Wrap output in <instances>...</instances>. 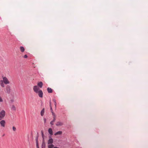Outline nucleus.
<instances>
[{"instance_id": "obj_10", "label": "nucleus", "mask_w": 148, "mask_h": 148, "mask_svg": "<svg viewBox=\"0 0 148 148\" xmlns=\"http://www.w3.org/2000/svg\"><path fill=\"white\" fill-rule=\"evenodd\" d=\"M7 92L9 93L10 92V88L9 86H7L6 88Z\"/></svg>"}, {"instance_id": "obj_7", "label": "nucleus", "mask_w": 148, "mask_h": 148, "mask_svg": "<svg viewBox=\"0 0 148 148\" xmlns=\"http://www.w3.org/2000/svg\"><path fill=\"white\" fill-rule=\"evenodd\" d=\"M48 132L51 135H52L53 134V131L51 128H49L48 130Z\"/></svg>"}, {"instance_id": "obj_24", "label": "nucleus", "mask_w": 148, "mask_h": 148, "mask_svg": "<svg viewBox=\"0 0 148 148\" xmlns=\"http://www.w3.org/2000/svg\"><path fill=\"white\" fill-rule=\"evenodd\" d=\"M23 57L24 58H27V55H25Z\"/></svg>"}, {"instance_id": "obj_26", "label": "nucleus", "mask_w": 148, "mask_h": 148, "mask_svg": "<svg viewBox=\"0 0 148 148\" xmlns=\"http://www.w3.org/2000/svg\"><path fill=\"white\" fill-rule=\"evenodd\" d=\"M56 120V118H55L53 117V119L52 121H53V122H54Z\"/></svg>"}, {"instance_id": "obj_25", "label": "nucleus", "mask_w": 148, "mask_h": 148, "mask_svg": "<svg viewBox=\"0 0 148 148\" xmlns=\"http://www.w3.org/2000/svg\"><path fill=\"white\" fill-rule=\"evenodd\" d=\"M43 120H44V123H46V119L45 118H44L43 119Z\"/></svg>"}, {"instance_id": "obj_21", "label": "nucleus", "mask_w": 148, "mask_h": 148, "mask_svg": "<svg viewBox=\"0 0 148 148\" xmlns=\"http://www.w3.org/2000/svg\"><path fill=\"white\" fill-rule=\"evenodd\" d=\"M12 129H13V130L14 131H15L16 130V127L14 126H13L12 127Z\"/></svg>"}, {"instance_id": "obj_31", "label": "nucleus", "mask_w": 148, "mask_h": 148, "mask_svg": "<svg viewBox=\"0 0 148 148\" xmlns=\"http://www.w3.org/2000/svg\"><path fill=\"white\" fill-rule=\"evenodd\" d=\"M12 102H13V100H11V101Z\"/></svg>"}, {"instance_id": "obj_4", "label": "nucleus", "mask_w": 148, "mask_h": 148, "mask_svg": "<svg viewBox=\"0 0 148 148\" xmlns=\"http://www.w3.org/2000/svg\"><path fill=\"white\" fill-rule=\"evenodd\" d=\"M49 140L48 141V144L49 145V144H52V143H53V139L51 138V136H49Z\"/></svg>"}, {"instance_id": "obj_13", "label": "nucleus", "mask_w": 148, "mask_h": 148, "mask_svg": "<svg viewBox=\"0 0 148 148\" xmlns=\"http://www.w3.org/2000/svg\"><path fill=\"white\" fill-rule=\"evenodd\" d=\"M11 109L12 110H14V111L16 110V108L15 107V106L14 105H12V106Z\"/></svg>"}, {"instance_id": "obj_28", "label": "nucleus", "mask_w": 148, "mask_h": 148, "mask_svg": "<svg viewBox=\"0 0 148 148\" xmlns=\"http://www.w3.org/2000/svg\"><path fill=\"white\" fill-rule=\"evenodd\" d=\"M36 146H37V148H39L38 147V144H37H37H36Z\"/></svg>"}, {"instance_id": "obj_19", "label": "nucleus", "mask_w": 148, "mask_h": 148, "mask_svg": "<svg viewBox=\"0 0 148 148\" xmlns=\"http://www.w3.org/2000/svg\"><path fill=\"white\" fill-rule=\"evenodd\" d=\"M52 114L53 116V118L54 117L55 118H56V116L55 114L53 112H52Z\"/></svg>"}, {"instance_id": "obj_12", "label": "nucleus", "mask_w": 148, "mask_h": 148, "mask_svg": "<svg viewBox=\"0 0 148 148\" xmlns=\"http://www.w3.org/2000/svg\"><path fill=\"white\" fill-rule=\"evenodd\" d=\"M20 49L21 52H24L25 51V49L24 47L22 46L20 47Z\"/></svg>"}, {"instance_id": "obj_23", "label": "nucleus", "mask_w": 148, "mask_h": 148, "mask_svg": "<svg viewBox=\"0 0 148 148\" xmlns=\"http://www.w3.org/2000/svg\"><path fill=\"white\" fill-rule=\"evenodd\" d=\"M3 101V100L1 97L0 96V102H2Z\"/></svg>"}, {"instance_id": "obj_15", "label": "nucleus", "mask_w": 148, "mask_h": 148, "mask_svg": "<svg viewBox=\"0 0 148 148\" xmlns=\"http://www.w3.org/2000/svg\"><path fill=\"white\" fill-rule=\"evenodd\" d=\"M48 148H53L54 145L53 144L48 145Z\"/></svg>"}, {"instance_id": "obj_20", "label": "nucleus", "mask_w": 148, "mask_h": 148, "mask_svg": "<svg viewBox=\"0 0 148 148\" xmlns=\"http://www.w3.org/2000/svg\"><path fill=\"white\" fill-rule=\"evenodd\" d=\"M53 101L54 102V103H55L54 104H55V108H56V104H57L56 103V100H55V99H53Z\"/></svg>"}, {"instance_id": "obj_18", "label": "nucleus", "mask_w": 148, "mask_h": 148, "mask_svg": "<svg viewBox=\"0 0 148 148\" xmlns=\"http://www.w3.org/2000/svg\"><path fill=\"white\" fill-rule=\"evenodd\" d=\"M1 82V83H0V85H1V86L3 87H4L5 86H4V83L2 82Z\"/></svg>"}, {"instance_id": "obj_11", "label": "nucleus", "mask_w": 148, "mask_h": 148, "mask_svg": "<svg viewBox=\"0 0 148 148\" xmlns=\"http://www.w3.org/2000/svg\"><path fill=\"white\" fill-rule=\"evenodd\" d=\"M47 90L49 93H52L53 92L52 89L50 88H48L47 89Z\"/></svg>"}, {"instance_id": "obj_9", "label": "nucleus", "mask_w": 148, "mask_h": 148, "mask_svg": "<svg viewBox=\"0 0 148 148\" xmlns=\"http://www.w3.org/2000/svg\"><path fill=\"white\" fill-rule=\"evenodd\" d=\"M62 131H59L54 134V135L55 136H56L57 135H60L62 134Z\"/></svg>"}, {"instance_id": "obj_27", "label": "nucleus", "mask_w": 148, "mask_h": 148, "mask_svg": "<svg viewBox=\"0 0 148 148\" xmlns=\"http://www.w3.org/2000/svg\"><path fill=\"white\" fill-rule=\"evenodd\" d=\"M50 124L51 125H53V122L52 121L50 122Z\"/></svg>"}, {"instance_id": "obj_6", "label": "nucleus", "mask_w": 148, "mask_h": 148, "mask_svg": "<svg viewBox=\"0 0 148 148\" xmlns=\"http://www.w3.org/2000/svg\"><path fill=\"white\" fill-rule=\"evenodd\" d=\"M63 123L60 121L57 122L56 123V125L57 126H62L63 125Z\"/></svg>"}, {"instance_id": "obj_14", "label": "nucleus", "mask_w": 148, "mask_h": 148, "mask_svg": "<svg viewBox=\"0 0 148 148\" xmlns=\"http://www.w3.org/2000/svg\"><path fill=\"white\" fill-rule=\"evenodd\" d=\"M44 113V109L43 108L41 111L40 114L41 116H42Z\"/></svg>"}, {"instance_id": "obj_1", "label": "nucleus", "mask_w": 148, "mask_h": 148, "mask_svg": "<svg viewBox=\"0 0 148 148\" xmlns=\"http://www.w3.org/2000/svg\"><path fill=\"white\" fill-rule=\"evenodd\" d=\"M34 91L36 93L38 94L39 96L41 98L43 97V93L42 90L40 89L39 87L37 85L33 86Z\"/></svg>"}, {"instance_id": "obj_3", "label": "nucleus", "mask_w": 148, "mask_h": 148, "mask_svg": "<svg viewBox=\"0 0 148 148\" xmlns=\"http://www.w3.org/2000/svg\"><path fill=\"white\" fill-rule=\"evenodd\" d=\"M5 115V112L4 110H2L0 112V120L3 119Z\"/></svg>"}, {"instance_id": "obj_29", "label": "nucleus", "mask_w": 148, "mask_h": 148, "mask_svg": "<svg viewBox=\"0 0 148 148\" xmlns=\"http://www.w3.org/2000/svg\"><path fill=\"white\" fill-rule=\"evenodd\" d=\"M42 132V136H44V134H43Z\"/></svg>"}, {"instance_id": "obj_2", "label": "nucleus", "mask_w": 148, "mask_h": 148, "mask_svg": "<svg viewBox=\"0 0 148 148\" xmlns=\"http://www.w3.org/2000/svg\"><path fill=\"white\" fill-rule=\"evenodd\" d=\"M3 80H1L0 82H3L4 84H9L10 83L8 79L5 76H2Z\"/></svg>"}, {"instance_id": "obj_17", "label": "nucleus", "mask_w": 148, "mask_h": 148, "mask_svg": "<svg viewBox=\"0 0 148 148\" xmlns=\"http://www.w3.org/2000/svg\"><path fill=\"white\" fill-rule=\"evenodd\" d=\"M45 144L44 142H43L42 144V148H45Z\"/></svg>"}, {"instance_id": "obj_5", "label": "nucleus", "mask_w": 148, "mask_h": 148, "mask_svg": "<svg viewBox=\"0 0 148 148\" xmlns=\"http://www.w3.org/2000/svg\"><path fill=\"white\" fill-rule=\"evenodd\" d=\"M0 124L1 126L3 127H4L5 126V120H2L0 121Z\"/></svg>"}, {"instance_id": "obj_16", "label": "nucleus", "mask_w": 148, "mask_h": 148, "mask_svg": "<svg viewBox=\"0 0 148 148\" xmlns=\"http://www.w3.org/2000/svg\"><path fill=\"white\" fill-rule=\"evenodd\" d=\"M51 101H49L50 107V110H51V112L52 113V112H53V109H52V106H51Z\"/></svg>"}, {"instance_id": "obj_30", "label": "nucleus", "mask_w": 148, "mask_h": 148, "mask_svg": "<svg viewBox=\"0 0 148 148\" xmlns=\"http://www.w3.org/2000/svg\"><path fill=\"white\" fill-rule=\"evenodd\" d=\"M53 148H58L57 147H55Z\"/></svg>"}, {"instance_id": "obj_8", "label": "nucleus", "mask_w": 148, "mask_h": 148, "mask_svg": "<svg viewBox=\"0 0 148 148\" xmlns=\"http://www.w3.org/2000/svg\"><path fill=\"white\" fill-rule=\"evenodd\" d=\"M40 88H42L43 86V83L42 82H40L38 83L37 84V85Z\"/></svg>"}, {"instance_id": "obj_22", "label": "nucleus", "mask_w": 148, "mask_h": 148, "mask_svg": "<svg viewBox=\"0 0 148 148\" xmlns=\"http://www.w3.org/2000/svg\"><path fill=\"white\" fill-rule=\"evenodd\" d=\"M36 144H38V137L36 138Z\"/></svg>"}]
</instances>
